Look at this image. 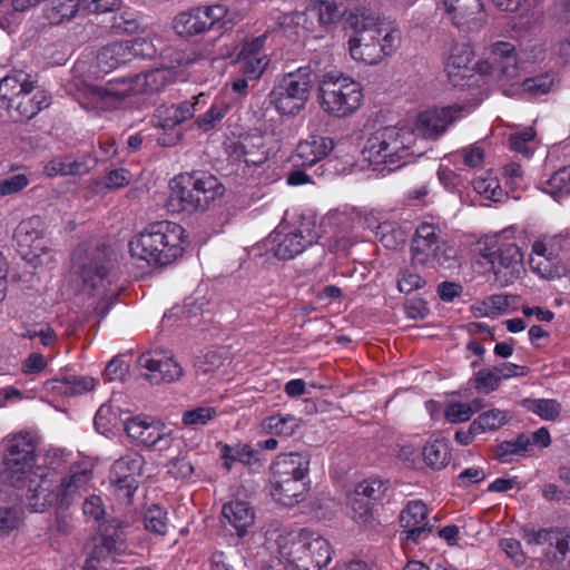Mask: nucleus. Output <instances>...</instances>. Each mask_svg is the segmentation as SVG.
<instances>
[{
	"label": "nucleus",
	"instance_id": "obj_60",
	"mask_svg": "<svg viewBox=\"0 0 570 570\" xmlns=\"http://www.w3.org/2000/svg\"><path fill=\"white\" fill-rule=\"evenodd\" d=\"M131 53V60L134 58H153L157 53V48L151 38H136L134 40L126 41Z\"/></svg>",
	"mask_w": 570,
	"mask_h": 570
},
{
	"label": "nucleus",
	"instance_id": "obj_61",
	"mask_svg": "<svg viewBox=\"0 0 570 570\" xmlns=\"http://www.w3.org/2000/svg\"><path fill=\"white\" fill-rule=\"evenodd\" d=\"M424 285V278L411 269L402 271L397 281V288L401 293L404 294H410L414 291H417Z\"/></svg>",
	"mask_w": 570,
	"mask_h": 570
},
{
	"label": "nucleus",
	"instance_id": "obj_23",
	"mask_svg": "<svg viewBox=\"0 0 570 570\" xmlns=\"http://www.w3.org/2000/svg\"><path fill=\"white\" fill-rule=\"evenodd\" d=\"M400 524L403 528L401 538L416 543L420 538L431 532L428 523V507L420 500L410 501L402 510Z\"/></svg>",
	"mask_w": 570,
	"mask_h": 570
},
{
	"label": "nucleus",
	"instance_id": "obj_48",
	"mask_svg": "<svg viewBox=\"0 0 570 570\" xmlns=\"http://www.w3.org/2000/svg\"><path fill=\"white\" fill-rule=\"evenodd\" d=\"M220 455L224 460V466L227 470H230L235 462L250 464L255 456V452L248 444H237L234 446L223 444Z\"/></svg>",
	"mask_w": 570,
	"mask_h": 570
},
{
	"label": "nucleus",
	"instance_id": "obj_29",
	"mask_svg": "<svg viewBox=\"0 0 570 570\" xmlns=\"http://www.w3.org/2000/svg\"><path fill=\"white\" fill-rule=\"evenodd\" d=\"M191 189L195 191L196 198L199 197L203 212L225 194L224 185L218 178L207 173H189Z\"/></svg>",
	"mask_w": 570,
	"mask_h": 570
},
{
	"label": "nucleus",
	"instance_id": "obj_44",
	"mask_svg": "<svg viewBox=\"0 0 570 570\" xmlns=\"http://www.w3.org/2000/svg\"><path fill=\"white\" fill-rule=\"evenodd\" d=\"M168 512L158 504H153L144 513L145 529L157 535H165L168 531Z\"/></svg>",
	"mask_w": 570,
	"mask_h": 570
},
{
	"label": "nucleus",
	"instance_id": "obj_17",
	"mask_svg": "<svg viewBox=\"0 0 570 570\" xmlns=\"http://www.w3.org/2000/svg\"><path fill=\"white\" fill-rule=\"evenodd\" d=\"M462 112L463 107L460 105L426 109L419 114L415 129L425 138L436 139L452 122L462 117Z\"/></svg>",
	"mask_w": 570,
	"mask_h": 570
},
{
	"label": "nucleus",
	"instance_id": "obj_49",
	"mask_svg": "<svg viewBox=\"0 0 570 570\" xmlns=\"http://www.w3.org/2000/svg\"><path fill=\"white\" fill-rule=\"evenodd\" d=\"M227 364H230V357L225 347L210 350L198 357L196 362L198 370L204 373L219 370Z\"/></svg>",
	"mask_w": 570,
	"mask_h": 570
},
{
	"label": "nucleus",
	"instance_id": "obj_64",
	"mask_svg": "<svg viewBox=\"0 0 570 570\" xmlns=\"http://www.w3.org/2000/svg\"><path fill=\"white\" fill-rule=\"evenodd\" d=\"M28 184L29 178L24 174L7 177L0 181V196L17 194L26 188Z\"/></svg>",
	"mask_w": 570,
	"mask_h": 570
},
{
	"label": "nucleus",
	"instance_id": "obj_39",
	"mask_svg": "<svg viewBox=\"0 0 570 570\" xmlns=\"http://www.w3.org/2000/svg\"><path fill=\"white\" fill-rule=\"evenodd\" d=\"M110 29L117 36L138 33L142 30L140 17L131 9L121 10L112 16Z\"/></svg>",
	"mask_w": 570,
	"mask_h": 570
},
{
	"label": "nucleus",
	"instance_id": "obj_56",
	"mask_svg": "<svg viewBox=\"0 0 570 570\" xmlns=\"http://www.w3.org/2000/svg\"><path fill=\"white\" fill-rule=\"evenodd\" d=\"M46 17L51 24H61L71 19V0H49Z\"/></svg>",
	"mask_w": 570,
	"mask_h": 570
},
{
	"label": "nucleus",
	"instance_id": "obj_28",
	"mask_svg": "<svg viewBox=\"0 0 570 570\" xmlns=\"http://www.w3.org/2000/svg\"><path fill=\"white\" fill-rule=\"evenodd\" d=\"M83 284L86 289L92 292V314L99 318H104L109 312V305L106 301V295L109 289L110 281L107 277V269L105 266H98L92 273L91 268L85 267L82 271Z\"/></svg>",
	"mask_w": 570,
	"mask_h": 570
},
{
	"label": "nucleus",
	"instance_id": "obj_27",
	"mask_svg": "<svg viewBox=\"0 0 570 570\" xmlns=\"http://www.w3.org/2000/svg\"><path fill=\"white\" fill-rule=\"evenodd\" d=\"M40 224L39 217H30L20 222L14 230L13 238L17 242L18 252L27 262H32L42 250Z\"/></svg>",
	"mask_w": 570,
	"mask_h": 570
},
{
	"label": "nucleus",
	"instance_id": "obj_38",
	"mask_svg": "<svg viewBox=\"0 0 570 570\" xmlns=\"http://www.w3.org/2000/svg\"><path fill=\"white\" fill-rule=\"evenodd\" d=\"M230 101L225 96H222L212 104L210 108L197 117L196 125L204 131L214 129L224 119L230 109Z\"/></svg>",
	"mask_w": 570,
	"mask_h": 570
},
{
	"label": "nucleus",
	"instance_id": "obj_52",
	"mask_svg": "<svg viewBox=\"0 0 570 570\" xmlns=\"http://www.w3.org/2000/svg\"><path fill=\"white\" fill-rule=\"evenodd\" d=\"M353 520L361 525H368L373 521L374 503L361 497L352 494L350 498Z\"/></svg>",
	"mask_w": 570,
	"mask_h": 570
},
{
	"label": "nucleus",
	"instance_id": "obj_22",
	"mask_svg": "<svg viewBox=\"0 0 570 570\" xmlns=\"http://www.w3.org/2000/svg\"><path fill=\"white\" fill-rule=\"evenodd\" d=\"M473 58L474 52L469 45L455 43L452 46L444 63V70L453 86H465L474 77Z\"/></svg>",
	"mask_w": 570,
	"mask_h": 570
},
{
	"label": "nucleus",
	"instance_id": "obj_21",
	"mask_svg": "<svg viewBox=\"0 0 570 570\" xmlns=\"http://www.w3.org/2000/svg\"><path fill=\"white\" fill-rule=\"evenodd\" d=\"M265 36L246 41L238 56L239 71L250 80H258L265 73L271 60L264 51Z\"/></svg>",
	"mask_w": 570,
	"mask_h": 570
},
{
	"label": "nucleus",
	"instance_id": "obj_63",
	"mask_svg": "<svg viewBox=\"0 0 570 570\" xmlns=\"http://www.w3.org/2000/svg\"><path fill=\"white\" fill-rule=\"evenodd\" d=\"M377 236H380V242L386 248H396L405 240L404 233L392 223L384 224L383 230Z\"/></svg>",
	"mask_w": 570,
	"mask_h": 570
},
{
	"label": "nucleus",
	"instance_id": "obj_9",
	"mask_svg": "<svg viewBox=\"0 0 570 570\" xmlns=\"http://www.w3.org/2000/svg\"><path fill=\"white\" fill-rule=\"evenodd\" d=\"M28 78L29 75L18 72L0 79V107L6 108L14 121H28L50 105L45 91Z\"/></svg>",
	"mask_w": 570,
	"mask_h": 570
},
{
	"label": "nucleus",
	"instance_id": "obj_11",
	"mask_svg": "<svg viewBox=\"0 0 570 570\" xmlns=\"http://www.w3.org/2000/svg\"><path fill=\"white\" fill-rule=\"evenodd\" d=\"M446 240L442 228L433 222H421L411 243V259L414 265L435 268L448 261Z\"/></svg>",
	"mask_w": 570,
	"mask_h": 570
},
{
	"label": "nucleus",
	"instance_id": "obj_50",
	"mask_svg": "<svg viewBox=\"0 0 570 570\" xmlns=\"http://www.w3.org/2000/svg\"><path fill=\"white\" fill-rule=\"evenodd\" d=\"M528 410L546 421H554L561 413V404L553 399L528 400Z\"/></svg>",
	"mask_w": 570,
	"mask_h": 570
},
{
	"label": "nucleus",
	"instance_id": "obj_20",
	"mask_svg": "<svg viewBox=\"0 0 570 570\" xmlns=\"http://www.w3.org/2000/svg\"><path fill=\"white\" fill-rule=\"evenodd\" d=\"M166 207L170 213L195 214L203 213L199 197L191 189L189 173L175 176L169 183V196Z\"/></svg>",
	"mask_w": 570,
	"mask_h": 570
},
{
	"label": "nucleus",
	"instance_id": "obj_54",
	"mask_svg": "<svg viewBox=\"0 0 570 570\" xmlns=\"http://www.w3.org/2000/svg\"><path fill=\"white\" fill-rule=\"evenodd\" d=\"M217 416V410L212 406H198L183 413L181 422L186 426L205 425Z\"/></svg>",
	"mask_w": 570,
	"mask_h": 570
},
{
	"label": "nucleus",
	"instance_id": "obj_35",
	"mask_svg": "<svg viewBox=\"0 0 570 570\" xmlns=\"http://www.w3.org/2000/svg\"><path fill=\"white\" fill-rule=\"evenodd\" d=\"M422 460L424 464L434 471L444 469L451 460V452L448 443L443 440H433L422 448Z\"/></svg>",
	"mask_w": 570,
	"mask_h": 570
},
{
	"label": "nucleus",
	"instance_id": "obj_18",
	"mask_svg": "<svg viewBox=\"0 0 570 570\" xmlns=\"http://www.w3.org/2000/svg\"><path fill=\"white\" fill-rule=\"evenodd\" d=\"M314 531L306 529L284 531L275 539L276 552L278 558L293 566L296 570L299 569V563H309V559L306 558L305 551L309 549V539Z\"/></svg>",
	"mask_w": 570,
	"mask_h": 570
},
{
	"label": "nucleus",
	"instance_id": "obj_58",
	"mask_svg": "<svg viewBox=\"0 0 570 570\" xmlns=\"http://www.w3.org/2000/svg\"><path fill=\"white\" fill-rule=\"evenodd\" d=\"M82 512L87 522L100 524L105 519L106 510L104 501L99 495H90L82 503Z\"/></svg>",
	"mask_w": 570,
	"mask_h": 570
},
{
	"label": "nucleus",
	"instance_id": "obj_47",
	"mask_svg": "<svg viewBox=\"0 0 570 570\" xmlns=\"http://www.w3.org/2000/svg\"><path fill=\"white\" fill-rule=\"evenodd\" d=\"M309 12L320 26H328L340 20L342 13L333 0H321L309 4Z\"/></svg>",
	"mask_w": 570,
	"mask_h": 570
},
{
	"label": "nucleus",
	"instance_id": "obj_8",
	"mask_svg": "<svg viewBox=\"0 0 570 570\" xmlns=\"http://www.w3.org/2000/svg\"><path fill=\"white\" fill-rule=\"evenodd\" d=\"M363 87L351 76L328 71L322 76L317 89L321 109L330 117L343 119L354 115L363 104Z\"/></svg>",
	"mask_w": 570,
	"mask_h": 570
},
{
	"label": "nucleus",
	"instance_id": "obj_19",
	"mask_svg": "<svg viewBox=\"0 0 570 570\" xmlns=\"http://www.w3.org/2000/svg\"><path fill=\"white\" fill-rule=\"evenodd\" d=\"M443 8L453 24L466 31H478L487 21L481 0H443Z\"/></svg>",
	"mask_w": 570,
	"mask_h": 570
},
{
	"label": "nucleus",
	"instance_id": "obj_12",
	"mask_svg": "<svg viewBox=\"0 0 570 570\" xmlns=\"http://www.w3.org/2000/svg\"><path fill=\"white\" fill-rule=\"evenodd\" d=\"M124 429L137 446L166 451L173 444L171 430L159 420L147 415H135L124 421Z\"/></svg>",
	"mask_w": 570,
	"mask_h": 570
},
{
	"label": "nucleus",
	"instance_id": "obj_53",
	"mask_svg": "<svg viewBox=\"0 0 570 570\" xmlns=\"http://www.w3.org/2000/svg\"><path fill=\"white\" fill-rule=\"evenodd\" d=\"M501 380L493 368H482L474 374V387L478 392L489 394L499 389Z\"/></svg>",
	"mask_w": 570,
	"mask_h": 570
},
{
	"label": "nucleus",
	"instance_id": "obj_30",
	"mask_svg": "<svg viewBox=\"0 0 570 570\" xmlns=\"http://www.w3.org/2000/svg\"><path fill=\"white\" fill-rule=\"evenodd\" d=\"M223 519L235 529L238 537H244L255 523V512L246 501L227 502L222 509Z\"/></svg>",
	"mask_w": 570,
	"mask_h": 570
},
{
	"label": "nucleus",
	"instance_id": "obj_36",
	"mask_svg": "<svg viewBox=\"0 0 570 570\" xmlns=\"http://www.w3.org/2000/svg\"><path fill=\"white\" fill-rule=\"evenodd\" d=\"M205 32L222 30L233 22L229 9L223 3L199 6Z\"/></svg>",
	"mask_w": 570,
	"mask_h": 570
},
{
	"label": "nucleus",
	"instance_id": "obj_46",
	"mask_svg": "<svg viewBox=\"0 0 570 570\" xmlns=\"http://www.w3.org/2000/svg\"><path fill=\"white\" fill-rule=\"evenodd\" d=\"M482 409V401L474 400L472 404L463 402H453L448 404L444 410V417L448 422L456 424L469 421L475 411Z\"/></svg>",
	"mask_w": 570,
	"mask_h": 570
},
{
	"label": "nucleus",
	"instance_id": "obj_34",
	"mask_svg": "<svg viewBox=\"0 0 570 570\" xmlns=\"http://www.w3.org/2000/svg\"><path fill=\"white\" fill-rule=\"evenodd\" d=\"M173 28L178 36L185 38L205 33L199 6L178 12L173 20Z\"/></svg>",
	"mask_w": 570,
	"mask_h": 570
},
{
	"label": "nucleus",
	"instance_id": "obj_41",
	"mask_svg": "<svg viewBox=\"0 0 570 570\" xmlns=\"http://www.w3.org/2000/svg\"><path fill=\"white\" fill-rule=\"evenodd\" d=\"M531 449L530 436L520 433L513 440H505L497 445V455L501 462H508L513 455L524 456Z\"/></svg>",
	"mask_w": 570,
	"mask_h": 570
},
{
	"label": "nucleus",
	"instance_id": "obj_42",
	"mask_svg": "<svg viewBox=\"0 0 570 570\" xmlns=\"http://www.w3.org/2000/svg\"><path fill=\"white\" fill-rule=\"evenodd\" d=\"M509 421V413L500 409H491L489 411L479 414L472 422L474 431H479L480 434L492 432Z\"/></svg>",
	"mask_w": 570,
	"mask_h": 570
},
{
	"label": "nucleus",
	"instance_id": "obj_62",
	"mask_svg": "<svg viewBox=\"0 0 570 570\" xmlns=\"http://www.w3.org/2000/svg\"><path fill=\"white\" fill-rule=\"evenodd\" d=\"M21 508L0 507V531L7 533L16 529L21 520Z\"/></svg>",
	"mask_w": 570,
	"mask_h": 570
},
{
	"label": "nucleus",
	"instance_id": "obj_4",
	"mask_svg": "<svg viewBox=\"0 0 570 570\" xmlns=\"http://www.w3.org/2000/svg\"><path fill=\"white\" fill-rule=\"evenodd\" d=\"M188 245L184 227L160 220L147 225L131 236L128 243L130 256L150 266H167L180 258Z\"/></svg>",
	"mask_w": 570,
	"mask_h": 570
},
{
	"label": "nucleus",
	"instance_id": "obj_15",
	"mask_svg": "<svg viewBox=\"0 0 570 570\" xmlns=\"http://www.w3.org/2000/svg\"><path fill=\"white\" fill-rule=\"evenodd\" d=\"M562 238L560 236H540L532 244L530 266L542 278L552 279L560 275V254Z\"/></svg>",
	"mask_w": 570,
	"mask_h": 570
},
{
	"label": "nucleus",
	"instance_id": "obj_10",
	"mask_svg": "<svg viewBox=\"0 0 570 570\" xmlns=\"http://www.w3.org/2000/svg\"><path fill=\"white\" fill-rule=\"evenodd\" d=\"M309 66L277 78L268 94V102L281 116L295 117L306 108L313 87Z\"/></svg>",
	"mask_w": 570,
	"mask_h": 570
},
{
	"label": "nucleus",
	"instance_id": "obj_51",
	"mask_svg": "<svg viewBox=\"0 0 570 570\" xmlns=\"http://www.w3.org/2000/svg\"><path fill=\"white\" fill-rule=\"evenodd\" d=\"M556 86L554 77L550 73L539 75L537 77L523 80L521 87L524 94L532 97H539L550 92Z\"/></svg>",
	"mask_w": 570,
	"mask_h": 570
},
{
	"label": "nucleus",
	"instance_id": "obj_2",
	"mask_svg": "<svg viewBox=\"0 0 570 570\" xmlns=\"http://www.w3.org/2000/svg\"><path fill=\"white\" fill-rule=\"evenodd\" d=\"M353 33L347 49L351 58L366 66H374L396 52L402 33L394 21L366 11L352 13Z\"/></svg>",
	"mask_w": 570,
	"mask_h": 570
},
{
	"label": "nucleus",
	"instance_id": "obj_13",
	"mask_svg": "<svg viewBox=\"0 0 570 570\" xmlns=\"http://www.w3.org/2000/svg\"><path fill=\"white\" fill-rule=\"evenodd\" d=\"M145 458L138 452H129L117 459L110 470V484L119 501L130 504L138 490V476L142 474Z\"/></svg>",
	"mask_w": 570,
	"mask_h": 570
},
{
	"label": "nucleus",
	"instance_id": "obj_43",
	"mask_svg": "<svg viewBox=\"0 0 570 570\" xmlns=\"http://www.w3.org/2000/svg\"><path fill=\"white\" fill-rule=\"evenodd\" d=\"M541 189L553 197L570 195V165L558 169L541 181Z\"/></svg>",
	"mask_w": 570,
	"mask_h": 570
},
{
	"label": "nucleus",
	"instance_id": "obj_3",
	"mask_svg": "<svg viewBox=\"0 0 570 570\" xmlns=\"http://www.w3.org/2000/svg\"><path fill=\"white\" fill-rule=\"evenodd\" d=\"M171 81L168 69H153L134 77L114 79L106 86H83L73 91V99L87 110L105 111L117 108L131 95L154 94Z\"/></svg>",
	"mask_w": 570,
	"mask_h": 570
},
{
	"label": "nucleus",
	"instance_id": "obj_37",
	"mask_svg": "<svg viewBox=\"0 0 570 570\" xmlns=\"http://www.w3.org/2000/svg\"><path fill=\"white\" fill-rule=\"evenodd\" d=\"M301 426V419L292 414H274L262 421L265 433L277 436H291Z\"/></svg>",
	"mask_w": 570,
	"mask_h": 570
},
{
	"label": "nucleus",
	"instance_id": "obj_5",
	"mask_svg": "<svg viewBox=\"0 0 570 570\" xmlns=\"http://www.w3.org/2000/svg\"><path fill=\"white\" fill-rule=\"evenodd\" d=\"M519 229L509 226L478 239L473 256L480 265H489L500 287L513 284L523 271V254L518 245Z\"/></svg>",
	"mask_w": 570,
	"mask_h": 570
},
{
	"label": "nucleus",
	"instance_id": "obj_32",
	"mask_svg": "<svg viewBox=\"0 0 570 570\" xmlns=\"http://www.w3.org/2000/svg\"><path fill=\"white\" fill-rule=\"evenodd\" d=\"M129 61H131V53L126 41L111 42L102 47L96 56L97 68L104 73H108Z\"/></svg>",
	"mask_w": 570,
	"mask_h": 570
},
{
	"label": "nucleus",
	"instance_id": "obj_26",
	"mask_svg": "<svg viewBox=\"0 0 570 570\" xmlns=\"http://www.w3.org/2000/svg\"><path fill=\"white\" fill-rule=\"evenodd\" d=\"M335 147L334 139L327 136L311 135L301 140L292 156L296 167H312L326 158Z\"/></svg>",
	"mask_w": 570,
	"mask_h": 570
},
{
	"label": "nucleus",
	"instance_id": "obj_25",
	"mask_svg": "<svg viewBox=\"0 0 570 570\" xmlns=\"http://www.w3.org/2000/svg\"><path fill=\"white\" fill-rule=\"evenodd\" d=\"M195 101H183L178 105H161L155 110L153 121L156 127L164 130L174 129L176 126L194 117L197 106L206 104L207 96L199 94Z\"/></svg>",
	"mask_w": 570,
	"mask_h": 570
},
{
	"label": "nucleus",
	"instance_id": "obj_55",
	"mask_svg": "<svg viewBox=\"0 0 570 570\" xmlns=\"http://www.w3.org/2000/svg\"><path fill=\"white\" fill-rule=\"evenodd\" d=\"M120 4V0H77L76 9L73 8V16L77 11H82L87 14H98L114 11Z\"/></svg>",
	"mask_w": 570,
	"mask_h": 570
},
{
	"label": "nucleus",
	"instance_id": "obj_1",
	"mask_svg": "<svg viewBox=\"0 0 570 570\" xmlns=\"http://www.w3.org/2000/svg\"><path fill=\"white\" fill-rule=\"evenodd\" d=\"M38 460L36 439L30 433L16 434L8 441L3 455L6 479L12 488L22 491L20 500L31 512L55 505L57 530L68 534L71 529V473H65L53 489V461L45 466Z\"/></svg>",
	"mask_w": 570,
	"mask_h": 570
},
{
	"label": "nucleus",
	"instance_id": "obj_33",
	"mask_svg": "<svg viewBox=\"0 0 570 570\" xmlns=\"http://www.w3.org/2000/svg\"><path fill=\"white\" fill-rule=\"evenodd\" d=\"M309 542V549L305 551V554L312 564L301 562L298 570H322L332 560L331 544L325 538L316 532H313Z\"/></svg>",
	"mask_w": 570,
	"mask_h": 570
},
{
	"label": "nucleus",
	"instance_id": "obj_24",
	"mask_svg": "<svg viewBox=\"0 0 570 570\" xmlns=\"http://www.w3.org/2000/svg\"><path fill=\"white\" fill-rule=\"evenodd\" d=\"M138 363L149 372L146 374V379L151 384L170 383L183 375V368L178 362L161 353L142 354L138 358Z\"/></svg>",
	"mask_w": 570,
	"mask_h": 570
},
{
	"label": "nucleus",
	"instance_id": "obj_6",
	"mask_svg": "<svg viewBox=\"0 0 570 570\" xmlns=\"http://www.w3.org/2000/svg\"><path fill=\"white\" fill-rule=\"evenodd\" d=\"M364 159L371 165H383L389 170L413 163L423 154L416 145V134L409 128L384 127L373 132L363 148Z\"/></svg>",
	"mask_w": 570,
	"mask_h": 570
},
{
	"label": "nucleus",
	"instance_id": "obj_14",
	"mask_svg": "<svg viewBox=\"0 0 570 570\" xmlns=\"http://www.w3.org/2000/svg\"><path fill=\"white\" fill-rule=\"evenodd\" d=\"M318 239L316 224L313 220H303L299 226L287 234L274 230L269 235L273 244L272 252L278 259L287 261L303 253Z\"/></svg>",
	"mask_w": 570,
	"mask_h": 570
},
{
	"label": "nucleus",
	"instance_id": "obj_7",
	"mask_svg": "<svg viewBox=\"0 0 570 570\" xmlns=\"http://www.w3.org/2000/svg\"><path fill=\"white\" fill-rule=\"evenodd\" d=\"M309 456L297 452L279 454L271 466V495L284 507L303 502L309 490Z\"/></svg>",
	"mask_w": 570,
	"mask_h": 570
},
{
	"label": "nucleus",
	"instance_id": "obj_57",
	"mask_svg": "<svg viewBox=\"0 0 570 570\" xmlns=\"http://www.w3.org/2000/svg\"><path fill=\"white\" fill-rule=\"evenodd\" d=\"M534 137L535 130L532 127L512 134L509 138L510 148L525 157H530L532 149L529 147V144L534 140Z\"/></svg>",
	"mask_w": 570,
	"mask_h": 570
},
{
	"label": "nucleus",
	"instance_id": "obj_59",
	"mask_svg": "<svg viewBox=\"0 0 570 570\" xmlns=\"http://www.w3.org/2000/svg\"><path fill=\"white\" fill-rule=\"evenodd\" d=\"M131 180L130 173L125 168H118L107 173L98 183V189H118L127 186Z\"/></svg>",
	"mask_w": 570,
	"mask_h": 570
},
{
	"label": "nucleus",
	"instance_id": "obj_31",
	"mask_svg": "<svg viewBox=\"0 0 570 570\" xmlns=\"http://www.w3.org/2000/svg\"><path fill=\"white\" fill-rule=\"evenodd\" d=\"M491 53L500 58L498 62L500 69L495 75L499 81L511 82L519 77V65L517 59V51L513 43L508 41H497L491 46Z\"/></svg>",
	"mask_w": 570,
	"mask_h": 570
},
{
	"label": "nucleus",
	"instance_id": "obj_45",
	"mask_svg": "<svg viewBox=\"0 0 570 570\" xmlns=\"http://www.w3.org/2000/svg\"><path fill=\"white\" fill-rule=\"evenodd\" d=\"M474 190L488 199L498 202L503 195L499 180L492 171L487 170L473 179Z\"/></svg>",
	"mask_w": 570,
	"mask_h": 570
},
{
	"label": "nucleus",
	"instance_id": "obj_16",
	"mask_svg": "<svg viewBox=\"0 0 570 570\" xmlns=\"http://www.w3.org/2000/svg\"><path fill=\"white\" fill-rule=\"evenodd\" d=\"M226 153L233 163L247 168H256L268 158L265 137L261 134H248L228 142Z\"/></svg>",
	"mask_w": 570,
	"mask_h": 570
},
{
	"label": "nucleus",
	"instance_id": "obj_40",
	"mask_svg": "<svg viewBox=\"0 0 570 570\" xmlns=\"http://www.w3.org/2000/svg\"><path fill=\"white\" fill-rule=\"evenodd\" d=\"M389 489V480L368 478L355 485L353 494L375 503L384 498Z\"/></svg>",
	"mask_w": 570,
	"mask_h": 570
}]
</instances>
